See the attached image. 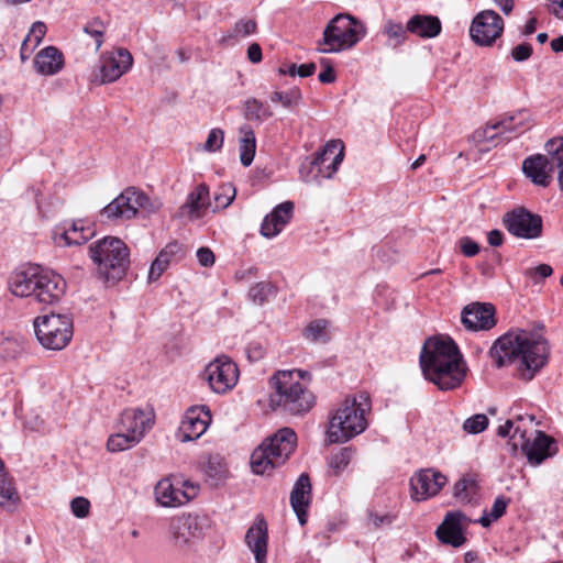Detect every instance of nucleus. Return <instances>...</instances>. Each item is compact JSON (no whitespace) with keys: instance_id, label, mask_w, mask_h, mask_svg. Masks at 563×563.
I'll use <instances>...</instances> for the list:
<instances>
[{"instance_id":"1","label":"nucleus","mask_w":563,"mask_h":563,"mask_svg":"<svg viewBox=\"0 0 563 563\" xmlns=\"http://www.w3.org/2000/svg\"><path fill=\"white\" fill-rule=\"evenodd\" d=\"M548 342L539 334L523 330L509 331L498 338L489 350V355L497 367L519 361L523 371L522 378L532 379L534 374L547 363Z\"/></svg>"},{"instance_id":"2","label":"nucleus","mask_w":563,"mask_h":563,"mask_svg":"<svg viewBox=\"0 0 563 563\" xmlns=\"http://www.w3.org/2000/svg\"><path fill=\"white\" fill-rule=\"evenodd\" d=\"M424 377L440 390L459 387L466 375V366L457 345L451 339H428L420 353Z\"/></svg>"},{"instance_id":"3","label":"nucleus","mask_w":563,"mask_h":563,"mask_svg":"<svg viewBox=\"0 0 563 563\" xmlns=\"http://www.w3.org/2000/svg\"><path fill=\"white\" fill-rule=\"evenodd\" d=\"M310 378L311 374L302 369L276 372L271 378L274 391L269 397V406L294 416L308 412L314 405V396L302 380H310Z\"/></svg>"},{"instance_id":"4","label":"nucleus","mask_w":563,"mask_h":563,"mask_svg":"<svg viewBox=\"0 0 563 563\" xmlns=\"http://www.w3.org/2000/svg\"><path fill=\"white\" fill-rule=\"evenodd\" d=\"M372 409L369 395L365 391L347 397L332 416L328 438L330 442L343 443L361 434L367 428L366 413Z\"/></svg>"},{"instance_id":"5","label":"nucleus","mask_w":563,"mask_h":563,"mask_svg":"<svg viewBox=\"0 0 563 563\" xmlns=\"http://www.w3.org/2000/svg\"><path fill=\"white\" fill-rule=\"evenodd\" d=\"M297 435L290 428H283L274 435L266 438L252 453L251 467L257 475H271L272 472L286 463L294 453Z\"/></svg>"},{"instance_id":"6","label":"nucleus","mask_w":563,"mask_h":563,"mask_svg":"<svg viewBox=\"0 0 563 563\" xmlns=\"http://www.w3.org/2000/svg\"><path fill=\"white\" fill-rule=\"evenodd\" d=\"M88 250L100 278L115 283L125 276L130 265V251L122 240L106 236L92 243Z\"/></svg>"},{"instance_id":"7","label":"nucleus","mask_w":563,"mask_h":563,"mask_svg":"<svg viewBox=\"0 0 563 563\" xmlns=\"http://www.w3.org/2000/svg\"><path fill=\"white\" fill-rule=\"evenodd\" d=\"M366 34L364 24L347 13H339L327 24L318 41V52L339 53L355 46Z\"/></svg>"},{"instance_id":"8","label":"nucleus","mask_w":563,"mask_h":563,"mask_svg":"<svg viewBox=\"0 0 563 563\" xmlns=\"http://www.w3.org/2000/svg\"><path fill=\"white\" fill-rule=\"evenodd\" d=\"M517 421L518 424H516L508 443L511 446V453L515 454L517 449L520 448L531 465L541 464L553 454L551 452V445L554 443L553 439L542 431H537L536 438L532 441L527 438V431L523 427L526 421L530 423L534 421V416L532 415H519Z\"/></svg>"},{"instance_id":"9","label":"nucleus","mask_w":563,"mask_h":563,"mask_svg":"<svg viewBox=\"0 0 563 563\" xmlns=\"http://www.w3.org/2000/svg\"><path fill=\"white\" fill-rule=\"evenodd\" d=\"M159 207L158 201H151L143 191L135 187H129L108 203L101 210V214L110 220H130L136 217L140 209L155 212Z\"/></svg>"},{"instance_id":"10","label":"nucleus","mask_w":563,"mask_h":563,"mask_svg":"<svg viewBox=\"0 0 563 563\" xmlns=\"http://www.w3.org/2000/svg\"><path fill=\"white\" fill-rule=\"evenodd\" d=\"M40 343L49 350H63L71 340L73 321L66 314H45L34 320Z\"/></svg>"},{"instance_id":"11","label":"nucleus","mask_w":563,"mask_h":563,"mask_svg":"<svg viewBox=\"0 0 563 563\" xmlns=\"http://www.w3.org/2000/svg\"><path fill=\"white\" fill-rule=\"evenodd\" d=\"M506 230L517 239L536 240L542 235L543 221L540 214L525 207H516L503 217Z\"/></svg>"},{"instance_id":"12","label":"nucleus","mask_w":563,"mask_h":563,"mask_svg":"<svg viewBox=\"0 0 563 563\" xmlns=\"http://www.w3.org/2000/svg\"><path fill=\"white\" fill-rule=\"evenodd\" d=\"M199 492V485L185 479L169 477L161 479L155 488V498L163 507H179L192 500Z\"/></svg>"},{"instance_id":"13","label":"nucleus","mask_w":563,"mask_h":563,"mask_svg":"<svg viewBox=\"0 0 563 563\" xmlns=\"http://www.w3.org/2000/svg\"><path fill=\"white\" fill-rule=\"evenodd\" d=\"M504 27L505 22L497 12L483 10L473 18L470 36L476 45L489 47L503 35Z\"/></svg>"},{"instance_id":"14","label":"nucleus","mask_w":563,"mask_h":563,"mask_svg":"<svg viewBox=\"0 0 563 563\" xmlns=\"http://www.w3.org/2000/svg\"><path fill=\"white\" fill-rule=\"evenodd\" d=\"M205 373L210 388L217 394L231 390L239 379V368L227 355L218 356L210 362Z\"/></svg>"},{"instance_id":"15","label":"nucleus","mask_w":563,"mask_h":563,"mask_svg":"<svg viewBox=\"0 0 563 563\" xmlns=\"http://www.w3.org/2000/svg\"><path fill=\"white\" fill-rule=\"evenodd\" d=\"M206 519L198 515H181L172 519L169 533L176 548L190 547L202 538Z\"/></svg>"},{"instance_id":"16","label":"nucleus","mask_w":563,"mask_h":563,"mask_svg":"<svg viewBox=\"0 0 563 563\" xmlns=\"http://www.w3.org/2000/svg\"><path fill=\"white\" fill-rule=\"evenodd\" d=\"M448 478L441 472L433 468H424L416 472L410 478L411 498L423 501L434 497L445 486Z\"/></svg>"},{"instance_id":"17","label":"nucleus","mask_w":563,"mask_h":563,"mask_svg":"<svg viewBox=\"0 0 563 563\" xmlns=\"http://www.w3.org/2000/svg\"><path fill=\"white\" fill-rule=\"evenodd\" d=\"M472 520L460 510L445 514L443 521L435 530L438 540L453 548H460L466 542L464 529Z\"/></svg>"},{"instance_id":"18","label":"nucleus","mask_w":563,"mask_h":563,"mask_svg":"<svg viewBox=\"0 0 563 563\" xmlns=\"http://www.w3.org/2000/svg\"><path fill=\"white\" fill-rule=\"evenodd\" d=\"M33 298L43 305H53L58 302L65 294L66 282L64 278L49 271L41 269Z\"/></svg>"},{"instance_id":"19","label":"nucleus","mask_w":563,"mask_h":563,"mask_svg":"<svg viewBox=\"0 0 563 563\" xmlns=\"http://www.w3.org/2000/svg\"><path fill=\"white\" fill-rule=\"evenodd\" d=\"M211 421L209 409L205 407L188 409L177 430V439L180 442H189L199 439L207 430Z\"/></svg>"},{"instance_id":"20","label":"nucleus","mask_w":563,"mask_h":563,"mask_svg":"<svg viewBox=\"0 0 563 563\" xmlns=\"http://www.w3.org/2000/svg\"><path fill=\"white\" fill-rule=\"evenodd\" d=\"M463 325L472 331H487L496 325L495 308L490 303L474 302L462 311Z\"/></svg>"},{"instance_id":"21","label":"nucleus","mask_w":563,"mask_h":563,"mask_svg":"<svg viewBox=\"0 0 563 563\" xmlns=\"http://www.w3.org/2000/svg\"><path fill=\"white\" fill-rule=\"evenodd\" d=\"M344 158V145L340 140H331L327 142L323 148L316 153L311 167L317 168L318 173H323L324 159H330L327 165V173L323 178H331L338 170Z\"/></svg>"},{"instance_id":"22","label":"nucleus","mask_w":563,"mask_h":563,"mask_svg":"<svg viewBox=\"0 0 563 563\" xmlns=\"http://www.w3.org/2000/svg\"><path fill=\"white\" fill-rule=\"evenodd\" d=\"M245 543L254 554L256 563H266L268 532L267 522L262 516H257L253 525L247 529Z\"/></svg>"},{"instance_id":"23","label":"nucleus","mask_w":563,"mask_h":563,"mask_svg":"<svg viewBox=\"0 0 563 563\" xmlns=\"http://www.w3.org/2000/svg\"><path fill=\"white\" fill-rule=\"evenodd\" d=\"M133 57L125 48L118 49L114 54L104 57L101 62V81L113 82L124 75L132 66Z\"/></svg>"},{"instance_id":"24","label":"nucleus","mask_w":563,"mask_h":563,"mask_svg":"<svg viewBox=\"0 0 563 563\" xmlns=\"http://www.w3.org/2000/svg\"><path fill=\"white\" fill-rule=\"evenodd\" d=\"M525 118V111H520L516 114H504L496 122L489 123L484 129L475 131L474 139L477 142L494 141L499 135L516 131L517 128L522 124Z\"/></svg>"},{"instance_id":"25","label":"nucleus","mask_w":563,"mask_h":563,"mask_svg":"<svg viewBox=\"0 0 563 563\" xmlns=\"http://www.w3.org/2000/svg\"><path fill=\"white\" fill-rule=\"evenodd\" d=\"M522 172L536 186L548 187L552 181V167L548 156L542 154L531 155L523 159Z\"/></svg>"},{"instance_id":"26","label":"nucleus","mask_w":563,"mask_h":563,"mask_svg":"<svg viewBox=\"0 0 563 563\" xmlns=\"http://www.w3.org/2000/svg\"><path fill=\"white\" fill-rule=\"evenodd\" d=\"M153 412L141 408H129L122 411L118 428L122 431L144 437L146 430L153 426Z\"/></svg>"},{"instance_id":"27","label":"nucleus","mask_w":563,"mask_h":563,"mask_svg":"<svg viewBox=\"0 0 563 563\" xmlns=\"http://www.w3.org/2000/svg\"><path fill=\"white\" fill-rule=\"evenodd\" d=\"M311 500V483L309 475L302 473L290 493V505L301 526L307 522V508Z\"/></svg>"},{"instance_id":"28","label":"nucleus","mask_w":563,"mask_h":563,"mask_svg":"<svg viewBox=\"0 0 563 563\" xmlns=\"http://www.w3.org/2000/svg\"><path fill=\"white\" fill-rule=\"evenodd\" d=\"M292 213L294 203L291 201H285L276 206L273 211L264 218L261 225V233L266 238L276 236L289 222Z\"/></svg>"},{"instance_id":"29","label":"nucleus","mask_w":563,"mask_h":563,"mask_svg":"<svg viewBox=\"0 0 563 563\" xmlns=\"http://www.w3.org/2000/svg\"><path fill=\"white\" fill-rule=\"evenodd\" d=\"M40 272L41 268L37 266H30L13 272L9 279L11 292L18 297H33L36 287L34 282L37 280Z\"/></svg>"},{"instance_id":"30","label":"nucleus","mask_w":563,"mask_h":563,"mask_svg":"<svg viewBox=\"0 0 563 563\" xmlns=\"http://www.w3.org/2000/svg\"><path fill=\"white\" fill-rule=\"evenodd\" d=\"M64 64V55L55 46H46L42 48L34 59L36 71L44 76H53L59 73L63 69Z\"/></svg>"},{"instance_id":"31","label":"nucleus","mask_w":563,"mask_h":563,"mask_svg":"<svg viewBox=\"0 0 563 563\" xmlns=\"http://www.w3.org/2000/svg\"><path fill=\"white\" fill-rule=\"evenodd\" d=\"M209 188L205 184L198 185L188 196L186 202L180 207V213L190 219H198L210 206L208 202Z\"/></svg>"},{"instance_id":"32","label":"nucleus","mask_w":563,"mask_h":563,"mask_svg":"<svg viewBox=\"0 0 563 563\" xmlns=\"http://www.w3.org/2000/svg\"><path fill=\"white\" fill-rule=\"evenodd\" d=\"M409 33L422 38H432L441 33L442 25L438 16L416 14L407 22Z\"/></svg>"},{"instance_id":"33","label":"nucleus","mask_w":563,"mask_h":563,"mask_svg":"<svg viewBox=\"0 0 563 563\" xmlns=\"http://www.w3.org/2000/svg\"><path fill=\"white\" fill-rule=\"evenodd\" d=\"M181 251V245L177 242H172L167 244L153 261L150 271H148V283L156 282L163 273L169 266L170 258Z\"/></svg>"},{"instance_id":"34","label":"nucleus","mask_w":563,"mask_h":563,"mask_svg":"<svg viewBox=\"0 0 563 563\" xmlns=\"http://www.w3.org/2000/svg\"><path fill=\"white\" fill-rule=\"evenodd\" d=\"M453 496L463 505H477L479 488L474 478L462 477L453 487Z\"/></svg>"},{"instance_id":"35","label":"nucleus","mask_w":563,"mask_h":563,"mask_svg":"<svg viewBox=\"0 0 563 563\" xmlns=\"http://www.w3.org/2000/svg\"><path fill=\"white\" fill-rule=\"evenodd\" d=\"M240 161L243 166H250L254 159L256 151V139L253 129L244 124L240 128Z\"/></svg>"},{"instance_id":"36","label":"nucleus","mask_w":563,"mask_h":563,"mask_svg":"<svg viewBox=\"0 0 563 563\" xmlns=\"http://www.w3.org/2000/svg\"><path fill=\"white\" fill-rule=\"evenodd\" d=\"M303 338L311 343L325 344L330 341V321L316 319L310 321L302 331Z\"/></svg>"},{"instance_id":"37","label":"nucleus","mask_w":563,"mask_h":563,"mask_svg":"<svg viewBox=\"0 0 563 563\" xmlns=\"http://www.w3.org/2000/svg\"><path fill=\"white\" fill-rule=\"evenodd\" d=\"M545 152L552 169L558 168V183L563 191V137H556L545 143Z\"/></svg>"},{"instance_id":"38","label":"nucleus","mask_w":563,"mask_h":563,"mask_svg":"<svg viewBox=\"0 0 563 563\" xmlns=\"http://www.w3.org/2000/svg\"><path fill=\"white\" fill-rule=\"evenodd\" d=\"M93 235V231L89 225H85L82 221H75L68 229L62 233V239L66 245H80L86 243Z\"/></svg>"},{"instance_id":"39","label":"nucleus","mask_w":563,"mask_h":563,"mask_svg":"<svg viewBox=\"0 0 563 563\" xmlns=\"http://www.w3.org/2000/svg\"><path fill=\"white\" fill-rule=\"evenodd\" d=\"M141 440L140 435L122 431L121 428H119V432L109 437L107 441V449L110 452H121L133 448Z\"/></svg>"},{"instance_id":"40","label":"nucleus","mask_w":563,"mask_h":563,"mask_svg":"<svg viewBox=\"0 0 563 563\" xmlns=\"http://www.w3.org/2000/svg\"><path fill=\"white\" fill-rule=\"evenodd\" d=\"M272 115L273 112L269 107L255 98L247 99L244 103V117L246 120L263 122Z\"/></svg>"},{"instance_id":"41","label":"nucleus","mask_w":563,"mask_h":563,"mask_svg":"<svg viewBox=\"0 0 563 563\" xmlns=\"http://www.w3.org/2000/svg\"><path fill=\"white\" fill-rule=\"evenodd\" d=\"M24 351L23 342L16 336L0 335V358L13 360Z\"/></svg>"},{"instance_id":"42","label":"nucleus","mask_w":563,"mask_h":563,"mask_svg":"<svg viewBox=\"0 0 563 563\" xmlns=\"http://www.w3.org/2000/svg\"><path fill=\"white\" fill-rule=\"evenodd\" d=\"M383 33L388 37V45L397 47L405 43L407 40V26L393 20H387L384 24Z\"/></svg>"},{"instance_id":"43","label":"nucleus","mask_w":563,"mask_h":563,"mask_svg":"<svg viewBox=\"0 0 563 563\" xmlns=\"http://www.w3.org/2000/svg\"><path fill=\"white\" fill-rule=\"evenodd\" d=\"M20 501V496L12 484L11 478L0 476V506L14 507Z\"/></svg>"},{"instance_id":"44","label":"nucleus","mask_w":563,"mask_h":563,"mask_svg":"<svg viewBox=\"0 0 563 563\" xmlns=\"http://www.w3.org/2000/svg\"><path fill=\"white\" fill-rule=\"evenodd\" d=\"M508 503V498L498 496L494 500L490 511L488 514L484 512V515L479 519L475 520V522H478L482 527H489L493 521L499 519L505 514Z\"/></svg>"},{"instance_id":"45","label":"nucleus","mask_w":563,"mask_h":563,"mask_svg":"<svg viewBox=\"0 0 563 563\" xmlns=\"http://www.w3.org/2000/svg\"><path fill=\"white\" fill-rule=\"evenodd\" d=\"M354 456V449L352 446L342 448L339 452L333 453L329 459V466L333 470L335 475H339L350 464Z\"/></svg>"},{"instance_id":"46","label":"nucleus","mask_w":563,"mask_h":563,"mask_svg":"<svg viewBox=\"0 0 563 563\" xmlns=\"http://www.w3.org/2000/svg\"><path fill=\"white\" fill-rule=\"evenodd\" d=\"M236 195V190L234 186L230 183L221 185L218 190L213 195L214 208L213 211L218 209H225L229 207L234 200Z\"/></svg>"},{"instance_id":"47","label":"nucleus","mask_w":563,"mask_h":563,"mask_svg":"<svg viewBox=\"0 0 563 563\" xmlns=\"http://www.w3.org/2000/svg\"><path fill=\"white\" fill-rule=\"evenodd\" d=\"M205 473L214 481H220L225 475V465L220 455H208L203 463Z\"/></svg>"},{"instance_id":"48","label":"nucleus","mask_w":563,"mask_h":563,"mask_svg":"<svg viewBox=\"0 0 563 563\" xmlns=\"http://www.w3.org/2000/svg\"><path fill=\"white\" fill-rule=\"evenodd\" d=\"M84 32L96 40V51H98L103 43V35L106 25L99 18H95L84 26Z\"/></svg>"},{"instance_id":"49","label":"nucleus","mask_w":563,"mask_h":563,"mask_svg":"<svg viewBox=\"0 0 563 563\" xmlns=\"http://www.w3.org/2000/svg\"><path fill=\"white\" fill-rule=\"evenodd\" d=\"M271 100L273 102H280L286 108H291L300 102L301 92L299 89H290L287 92L276 91L273 93Z\"/></svg>"},{"instance_id":"50","label":"nucleus","mask_w":563,"mask_h":563,"mask_svg":"<svg viewBox=\"0 0 563 563\" xmlns=\"http://www.w3.org/2000/svg\"><path fill=\"white\" fill-rule=\"evenodd\" d=\"M488 426V418L484 413H477L467 418L463 423V429L472 434L483 432Z\"/></svg>"},{"instance_id":"51","label":"nucleus","mask_w":563,"mask_h":563,"mask_svg":"<svg viewBox=\"0 0 563 563\" xmlns=\"http://www.w3.org/2000/svg\"><path fill=\"white\" fill-rule=\"evenodd\" d=\"M223 142H224L223 130H221L219 128L212 129L209 132L208 137L205 142L203 150L207 152H210V153L217 152V151L221 150V147L223 146Z\"/></svg>"},{"instance_id":"52","label":"nucleus","mask_w":563,"mask_h":563,"mask_svg":"<svg viewBox=\"0 0 563 563\" xmlns=\"http://www.w3.org/2000/svg\"><path fill=\"white\" fill-rule=\"evenodd\" d=\"M257 24L253 19H243L235 23L231 36L245 37L256 32Z\"/></svg>"},{"instance_id":"53","label":"nucleus","mask_w":563,"mask_h":563,"mask_svg":"<svg viewBox=\"0 0 563 563\" xmlns=\"http://www.w3.org/2000/svg\"><path fill=\"white\" fill-rule=\"evenodd\" d=\"M272 290H273V287L271 284L258 283L250 289L249 296L254 302L262 305L263 302H265L267 300Z\"/></svg>"},{"instance_id":"54","label":"nucleus","mask_w":563,"mask_h":563,"mask_svg":"<svg viewBox=\"0 0 563 563\" xmlns=\"http://www.w3.org/2000/svg\"><path fill=\"white\" fill-rule=\"evenodd\" d=\"M553 273L552 267L549 264H540L536 267L528 268L525 271V276L533 283H539L541 279L550 277Z\"/></svg>"},{"instance_id":"55","label":"nucleus","mask_w":563,"mask_h":563,"mask_svg":"<svg viewBox=\"0 0 563 563\" xmlns=\"http://www.w3.org/2000/svg\"><path fill=\"white\" fill-rule=\"evenodd\" d=\"M70 509L75 517L86 518L90 512V501L85 497H75L70 501Z\"/></svg>"},{"instance_id":"56","label":"nucleus","mask_w":563,"mask_h":563,"mask_svg":"<svg viewBox=\"0 0 563 563\" xmlns=\"http://www.w3.org/2000/svg\"><path fill=\"white\" fill-rule=\"evenodd\" d=\"M532 46L529 43H521L511 49V57L516 62H525L532 55Z\"/></svg>"},{"instance_id":"57","label":"nucleus","mask_w":563,"mask_h":563,"mask_svg":"<svg viewBox=\"0 0 563 563\" xmlns=\"http://www.w3.org/2000/svg\"><path fill=\"white\" fill-rule=\"evenodd\" d=\"M46 33V25L41 21H36L32 24V27L27 35H31V44L36 47L42 42Z\"/></svg>"},{"instance_id":"58","label":"nucleus","mask_w":563,"mask_h":563,"mask_svg":"<svg viewBox=\"0 0 563 563\" xmlns=\"http://www.w3.org/2000/svg\"><path fill=\"white\" fill-rule=\"evenodd\" d=\"M459 244H460L462 254L467 257H473V256L477 255L479 252L478 244L468 236L461 238L459 241Z\"/></svg>"},{"instance_id":"59","label":"nucleus","mask_w":563,"mask_h":563,"mask_svg":"<svg viewBox=\"0 0 563 563\" xmlns=\"http://www.w3.org/2000/svg\"><path fill=\"white\" fill-rule=\"evenodd\" d=\"M197 258L200 265L205 267H209L214 264V254L209 247L198 249Z\"/></svg>"},{"instance_id":"60","label":"nucleus","mask_w":563,"mask_h":563,"mask_svg":"<svg viewBox=\"0 0 563 563\" xmlns=\"http://www.w3.org/2000/svg\"><path fill=\"white\" fill-rule=\"evenodd\" d=\"M264 347L261 343L252 342L246 347V354L250 361H258L264 356Z\"/></svg>"},{"instance_id":"61","label":"nucleus","mask_w":563,"mask_h":563,"mask_svg":"<svg viewBox=\"0 0 563 563\" xmlns=\"http://www.w3.org/2000/svg\"><path fill=\"white\" fill-rule=\"evenodd\" d=\"M324 70L319 74V80L322 84H332L335 80V74L329 62H322Z\"/></svg>"},{"instance_id":"62","label":"nucleus","mask_w":563,"mask_h":563,"mask_svg":"<svg viewBox=\"0 0 563 563\" xmlns=\"http://www.w3.org/2000/svg\"><path fill=\"white\" fill-rule=\"evenodd\" d=\"M247 57L250 62L256 64L262 60V48L257 43H253L247 48Z\"/></svg>"},{"instance_id":"63","label":"nucleus","mask_w":563,"mask_h":563,"mask_svg":"<svg viewBox=\"0 0 563 563\" xmlns=\"http://www.w3.org/2000/svg\"><path fill=\"white\" fill-rule=\"evenodd\" d=\"M487 240L490 246L498 247L504 242V234L501 231L495 229L488 232Z\"/></svg>"},{"instance_id":"64","label":"nucleus","mask_w":563,"mask_h":563,"mask_svg":"<svg viewBox=\"0 0 563 563\" xmlns=\"http://www.w3.org/2000/svg\"><path fill=\"white\" fill-rule=\"evenodd\" d=\"M34 48L35 47H33V44H31V35H26V37L22 42L21 49H20L21 59L23 62L26 60L30 57V55Z\"/></svg>"}]
</instances>
